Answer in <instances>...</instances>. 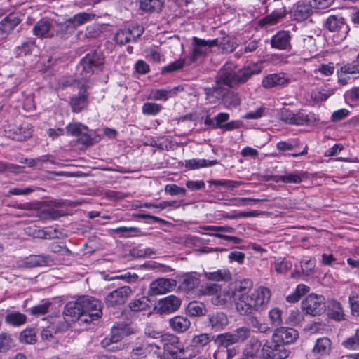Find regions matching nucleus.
<instances>
[{
  "label": "nucleus",
  "mask_w": 359,
  "mask_h": 359,
  "mask_svg": "<svg viewBox=\"0 0 359 359\" xmlns=\"http://www.w3.org/2000/svg\"><path fill=\"white\" fill-rule=\"evenodd\" d=\"M259 72L260 69L255 65L244 67L236 71L231 64H226L218 72L215 86L205 88V93L208 98L212 96L220 99L224 86L234 88L245 83L252 75Z\"/></svg>",
  "instance_id": "obj_1"
},
{
  "label": "nucleus",
  "mask_w": 359,
  "mask_h": 359,
  "mask_svg": "<svg viewBox=\"0 0 359 359\" xmlns=\"http://www.w3.org/2000/svg\"><path fill=\"white\" fill-rule=\"evenodd\" d=\"M271 298L269 289L260 287L250 294L241 296L236 299V309L242 316L254 314L255 312L262 311Z\"/></svg>",
  "instance_id": "obj_2"
},
{
  "label": "nucleus",
  "mask_w": 359,
  "mask_h": 359,
  "mask_svg": "<svg viewBox=\"0 0 359 359\" xmlns=\"http://www.w3.org/2000/svg\"><path fill=\"white\" fill-rule=\"evenodd\" d=\"M104 57L100 51L94 50L87 53L83 57L78 67L81 79H88L98 72H101L104 67Z\"/></svg>",
  "instance_id": "obj_3"
},
{
  "label": "nucleus",
  "mask_w": 359,
  "mask_h": 359,
  "mask_svg": "<svg viewBox=\"0 0 359 359\" xmlns=\"http://www.w3.org/2000/svg\"><path fill=\"white\" fill-rule=\"evenodd\" d=\"M250 330L247 327H241L232 332L220 334L217 336L216 344L219 347L225 348L233 344L243 343L250 336Z\"/></svg>",
  "instance_id": "obj_4"
},
{
  "label": "nucleus",
  "mask_w": 359,
  "mask_h": 359,
  "mask_svg": "<svg viewBox=\"0 0 359 359\" xmlns=\"http://www.w3.org/2000/svg\"><path fill=\"white\" fill-rule=\"evenodd\" d=\"M163 348L173 359H188L186 347L181 343L180 338L172 334L162 336Z\"/></svg>",
  "instance_id": "obj_5"
},
{
  "label": "nucleus",
  "mask_w": 359,
  "mask_h": 359,
  "mask_svg": "<svg viewBox=\"0 0 359 359\" xmlns=\"http://www.w3.org/2000/svg\"><path fill=\"white\" fill-rule=\"evenodd\" d=\"M79 298L84 314V318H81L82 323H89L101 317L102 314L101 303L97 299L90 297H81Z\"/></svg>",
  "instance_id": "obj_6"
},
{
  "label": "nucleus",
  "mask_w": 359,
  "mask_h": 359,
  "mask_svg": "<svg viewBox=\"0 0 359 359\" xmlns=\"http://www.w3.org/2000/svg\"><path fill=\"white\" fill-rule=\"evenodd\" d=\"M302 309L307 315L320 316L326 311L325 299L322 295L310 294L302 302Z\"/></svg>",
  "instance_id": "obj_7"
},
{
  "label": "nucleus",
  "mask_w": 359,
  "mask_h": 359,
  "mask_svg": "<svg viewBox=\"0 0 359 359\" xmlns=\"http://www.w3.org/2000/svg\"><path fill=\"white\" fill-rule=\"evenodd\" d=\"M214 338L210 334L201 333L194 335L186 346L188 359H191L208 348Z\"/></svg>",
  "instance_id": "obj_8"
},
{
  "label": "nucleus",
  "mask_w": 359,
  "mask_h": 359,
  "mask_svg": "<svg viewBox=\"0 0 359 359\" xmlns=\"http://www.w3.org/2000/svg\"><path fill=\"white\" fill-rule=\"evenodd\" d=\"M290 351L281 344L272 341L266 342L262 346V359H285Z\"/></svg>",
  "instance_id": "obj_9"
},
{
  "label": "nucleus",
  "mask_w": 359,
  "mask_h": 359,
  "mask_svg": "<svg viewBox=\"0 0 359 359\" xmlns=\"http://www.w3.org/2000/svg\"><path fill=\"white\" fill-rule=\"evenodd\" d=\"M144 31L143 27L139 25L126 27L118 30L116 33L114 40L116 43L120 45L136 42L143 34Z\"/></svg>",
  "instance_id": "obj_10"
},
{
  "label": "nucleus",
  "mask_w": 359,
  "mask_h": 359,
  "mask_svg": "<svg viewBox=\"0 0 359 359\" xmlns=\"http://www.w3.org/2000/svg\"><path fill=\"white\" fill-rule=\"evenodd\" d=\"M217 39L212 40H204L196 36L193 38L192 50L189 56L191 62H196L199 57L205 56L210 48L218 46Z\"/></svg>",
  "instance_id": "obj_11"
},
{
  "label": "nucleus",
  "mask_w": 359,
  "mask_h": 359,
  "mask_svg": "<svg viewBox=\"0 0 359 359\" xmlns=\"http://www.w3.org/2000/svg\"><path fill=\"white\" fill-rule=\"evenodd\" d=\"M133 292L129 286L120 287L109 292L104 299L107 307H116L126 303Z\"/></svg>",
  "instance_id": "obj_12"
},
{
  "label": "nucleus",
  "mask_w": 359,
  "mask_h": 359,
  "mask_svg": "<svg viewBox=\"0 0 359 359\" xmlns=\"http://www.w3.org/2000/svg\"><path fill=\"white\" fill-rule=\"evenodd\" d=\"M278 117L283 122L290 125H304L309 121L308 115L306 114L302 111L294 113L285 107L278 110Z\"/></svg>",
  "instance_id": "obj_13"
},
{
  "label": "nucleus",
  "mask_w": 359,
  "mask_h": 359,
  "mask_svg": "<svg viewBox=\"0 0 359 359\" xmlns=\"http://www.w3.org/2000/svg\"><path fill=\"white\" fill-rule=\"evenodd\" d=\"M325 26L329 31L337 32L341 39H345L350 30L344 18L338 15H330L326 20Z\"/></svg>",
  "instance_id": "obj_14"
},
{
  "label": "nucleus",
  "mask_w": 359,
  "mask_h": 359,
  "mask_svg": "<svg viewBox=\"0 0 359 359\" xmlns=\"http://www.w3.org/2000/svg\"><path fill=\"white\" fill-rule=\"evenodd\" d=\"M177 285L174 279L159 278L153 281L149 286V295H158L168 292L173 290Z\"/></svg>",
  "instance_id": "obj_15"
},
{
  "label": "nucleus",
  "mask_w": 359,
  "mask_h": 359,
  "mask_svg": "<svg viewBox=\"0 0 359 359\" xmlns=\"http://www.w3.org/2000/svg\"><path fill=\"white\" fill-rule=\"evenodd\" d=\"M298 332L296 330L282 327L275 330L272 338L275 342L285 346L294 342L298 338Z\"/></svg>",
  "instance_id": "obj_16"
},
{
  "label": "nucleus",
  "mask_w": 359,
  "mask_h": 359,
  "mask_svg": "<svg viewBox=\"0 0 359 359\" xmlns=\"http://www.w3.org/2000/svg\"><path fill=\"white\" fill-rule=\"evenodd\" d=\"M229 324V318L226 314L222 311H216L208 314L207 326L211 330L219 332L223 330Z\"/></svg>",
  "instance_id": "obj_17"
},
{
  "label": "nucleus",
  "mask_w": 359,
  "mask_h": 359,
  "mask_svg": "<svg viewBox=\"0 0 359 359\" xmlns=\"http://www.w3.org/2000/svg\"><path fill=\"white\" fill-rule=\"evenodd\" d=\"M63 315L65 319H68L71 322L80 320L84 318V314L81 306L80 298L75 302H68L64 309Z\"/></svg>",
  "instance_id": "obj_18"
},
{
  "label": "nucleus",
  "mask_w": 359,
  "mask_h": 359,
  "mask_svg": "<svg viewBox=\"0 0 359 359\" xmlns=\"http://www.w3.org/2000/svg\"><path fill=\"white\" fill-rule=\"evenodd\" d=\"M181 300L175 295H170L161 299L158 302V310L160 313H172L179 309Z\"/></svg>",
  "instance_id": "obj_19"
},
{
  "label": "nucleus",
  "mask_w": 359,
  "mask_h": 359,
  "mask_svg": "<svg viewBox=\"0 0 359 359\" xmlns=\"http://www.w3.org/2000/svg\"><path fill=\"white\" fill-rule=\"evenodd\" d=\"M291 36L287 31H279L271 39V45L273 48L287 50L291 48Z\"/></svg>",
  "instance_id": "obj_20"
},
{
  "label": "nucleus",
  "mask_w": 359,
  "mask_h": 359,
  "mask_svg": "<svg viewBox=\"0 0 359 359\" xmlns=\"http://www.w3.org/2000/svg\"><path fill=\"white\" fill-rule=\"evenodd\" d=\"M51 22L48 20L43 18L38 21L33 27V33L35 36L42 37L51 38L54 36V32Z\"/></svg>",
  "instance_id": "obj_21"
},
{
  "label": "nucleus",
  "mask_w": 359,
  "mask_h": 359,
  "mask_svg": "<svg viewBox=\"0 0 359 359\" xmlns=\"http://www.w3.org/2000/svg\"><path fill=\"white\" fill-rule=\"evenodd\" d=\"M52 261V259L48 255H31L22 260L21 265L32 268L48 265Z\"/></svg>",
  "instance_id": "obj_22"
},
{
  "label": "nucleus",
  "mask_w": 359,
  "mask_h": 359,
  "mask_svg": "<svg viewBox=\"0 0 359 359\" xmlns=\"http://www.w3.org/2000/svg\"><path fill=\"white\" fill-rule=\"evenodd\" d=\"M313 6L304 1H298L293 9L294 18L297 21H303L308 18L312 13Z\"/></svg>",
  "instance_id": "obj_23"
},
{
  "label": "nucleus",
  "mask_w": 359,
  "mask_h": 359,
  "mask_svg": "<svg viewBox=\"0 0 359 359\" xmlns=\"http://www.w3.org/2000/svg\"><path fill=\"white\" fill-rule=\"evenodd\" d=\"M290 79L284 73L272 74L264 77L262 81V86L265 88H270L277 86L287 84Z\"/></svg>",
  "instance_id": "obj_24"
},
{
  "label": "nucleus",
  "mask_w": 359,
  "mask_h": 359,
  "mask_svg": "<svg viewBox=\"0 0 359 359\" xmlns=\"http://www.w3.org/2000/svg\"><path fill=\"white\" fill-rule=\"evenodd\" d=\"M32 130L27 124L25 126H15L10 129L8 132V136L16 141H25L32 136Z\"/></svg>",
  "instance_id": "obj_25"
},
{
  "label": "nucleus",
  "mask_w": 359,
  "mask_h": 359,
  "mask_svg": "<svg viewBox=\"0 0 359 359\" xmlns=\"http://www.w3.org/2000/svg\"><path fill=\"white\" fill-rule=\"evenodd\" d=\"M168 323L171 329L177 333L185 332L191 325L190 320L183 316H176L170 318Z\"/></svg>",
  "instance_id": "obj_26"
},
{
  "label": "nucleus",
  "mask_w": 359,
  "mask_h": 359,
  "mask_svg": "<svg viewBox=\"0 0 359 359\" xmlns=\"http://www.w3.org/2000/svg\"><path fill=\"white\" fill-rule=\"evenodd\" d=\"M21 20L13 14H10L0 22V33L8 35L20 22Z\"/></svg>",
  "instance_id": "obj_27"
},
{
  "label": "nucleus",
  "mask_w": 359,
  "mask_h": 359,
  "mask_svg": "<svg viewBox=\"0 0 359 359\" xmlns=\"http://www.w3.org/2000/svg\"><path fill=\"white\" fill-rule=\"evenodd\" d=\"M135 329L131 325L124 323H118L111 328V334H114L115 341H120L126 337L135 333Z\"/></svg>",
  "instance_id": "obj_28"
},
{
  "label": "nucleus",
  "mask_w": 359,
  "mask_h": 359,
  "mask_svg": "<svg viewBox=\"0 0 359 359\" xmlns=\"http://www.w3.org/2000/svg\"><path fill=\"white\" fill-rule=\"evenodd\" d=\"M88 103V95L86 90H81L79 95L72 97L70 104L72 111L79 113L85 109Z\"/></svg>",
  "instance_id": "obj_29"
},
{
  "label": "nucleus",
  "mask_w": 359,
  "mask_h": 359,
  "mask_svg": "<svg viewBox=\"0 0 359 359\" xmlns=\"http://www.w3.org/2000/svg\"><path fill=\"white\" fill-rule=\"evenodd\" d=\"M220 98L222 102L228 107H236L241 104V100L238 93L224 86V91Z\"/></svg>",
  "instance_id": "obj_30"
},
{
  "label": "nucleus",
  "mask_w": 359,
  "mask_h": 359,
  "mask_svg": "<svg viewBox=\"0 0 359 359\" xmlns=\"http://www.w3.org/2000/svg\"><path fill=\"white\" fill-rule=\"evenodd\" d=\"M331 348V340L327 337H321L316 340L312 351L313 353L325 355L330 353Z\"/></svg>",
  "instance_id": "obj_31"
},
{
  "label": "nucleus",
  "mask_w": 359,
  "mask_h": 359,
  "mask_svg": "<svg viewBox=\"0 0 359 359\" xmlns=\"http://www.w3.org/2000/svg\"><path fill=\"white\" fill-rule=\"evenodd\" d=\"M328 316L337 321L344 319V313L341 304L336 300H331L328 304Z\"/></svg>",
  "instance_id": "obj_32"
},
{
  "label": "nucleus",
  "mask_w": 359,
  "mask_h": 359,
  "mask_svg": "<svg viewBox=\"0 0 359 359\" xmlns=\"http://www.w3.org/2000/svg\"><path fill=\"white\" fill-rule=\"evenodd\" d=\"M200 283L199 279L192 273H187L182 276L180 288L186 290L191 291L195 289Z\"/></svg>",
  "instance_id": "obj_33"
},
{
  "label": "nucleus",
  "mask_w": 359,
  "mask_h": 359,
  "mask_svg": "<svg viewBox=\"0 0 359 359\" xmlns=\"http://www.w3.org/2000/svg\"><path fill=\"white\" fill-rule=\"evenodd\" d=\"M27 321V316L18 311H12L5 316V322L8 325L19 327L24 325Z\"/></svg>",
  "instance_id": "obj_34"
},
{
  "label": "nucleus",
  "mask_w": 359,
  "mask_h": 359,
  "mask_svg": "<svg viewBox=\"0 0 359 359\" xmlns=\"http://www.w3.org/2000/svg\"><path fill=\"white\" fill-rule=\"evenodd\" d=\"M163 5L162 0H140V9L144 12L154 13L161 11Z\"/></svg>",
  "instance_id": "obj_35"
},
{
  "label": "nucleus",
  "mask_w": 359,
  "mask_h": 359,
  "mask_svg": "<svg viewBox=\"0 0 359 359\" xmlns=\"http://www.w3.org/2000/svg\"><path fill=\"white\" fill-rule=\"evenodd\" d=\"M217 160L208 161L205 159H189L185 161V167L190 170H196L217 164Z\"/></svg>",
  "instance_id": "obj_36"
},
{
  "label": "nucleus",
  "mask_w": 359,
  "mask_h": 359,
  "mask_svg": "<svg viewBox=\"0 0 359 359\" xmlns=\"http://www.w3.org/2000/svg\"><path fill=\"white\" fill-rule=\"evenodd\" d=\"M253 286L252 281L250 279H244L238 283L234 292V299H238L241 296L248 295Z\"/></svg>",
  "instance_id": "obj_37"
},
{
  "label": "nucleus",
  "mask_w": 359,
  "mask_h": 359,
  "mask_svg": "<svg viewBox=\"0 0 359 359\" xmlns=\"http://www.w3.org/2000/svg\"><path fill=\"white\" fill-rule=\"evenodd\" d=\"M187 313L191 317L203 316L206 313L205 306L199 302H191L187 307Z\"/></svg>",
  "instance_id": "obj_38"
},
{
  "label": "nucleus",
  "mask_w": 359,
  "mask_h": 359,
  "mask_svg": "<svg viewBox=\"0 0 359 359\" xmlns=\"http://www.w3.org/2000/svg\"><path fill=\"white\" fill-rule=\"evenodd\" d=\"M95 15L88 13H79L74 15L72 18L68 19L69 23H71L73 28L83 25L84 23L92 20Z\"/></svg>",
  "instance_id": "obj_39"
},
{
  "label": "nucleus",
  "mask_w": 359,
  "mask_h": 359,
  "mask_svg": "<svg viewBox=\"0 0 359 359\" xmlns=\"http://www.w3.org/2000/svg\"><path fill=\"white\" fill-rule=\"evenodd\" d=\"M128 307L133 312H140L142 311H146L150 307L149 300L148 298L145 297H142L139 299H135L132 300L129 303Z\"/></svg>",
  "instance_id": "obj_40"
},
{
  "label": "nucleus",
  "mask_w": 359,
  "mask_h": 359,
  "mask_svg": "<svg viewBox=\"0 0 359 359\" xmlns=\"http://www.w3.org/2000/svg\"><path fill=\"white\" fill-rule=\"evenodd\" d=\"M224 349H219L214 353L215 359H231L235 357L238 353V348L237 346H231L225 348Z\"/></svg>",
  "instance_id": "obj_41"
},
{
  "label": "nucleus",
  "mask_w": 359,
  "mask_h": 359,
  "mask_svg": "<svg viewBox=\"0 0 359 359\" xmlns=\"http://www.w3.org/2000/svg\"><path fill=\"white\" fill-rule=\"evenodd\" d=\"M304 175L299 174L297 172L294 173H285V175H277L276 176V181L283 182L285 183H294L299 184L302 182V177Z\"/></svg>",
  "instance_id": "obj_42"
},
{
  "label": "nucleus",
  "mask_w": 359,
  "mask_h": 359,
  "mask_svg": "<svg viewBox=\"0 0 359 359\" xmlns=\"http://www.w3.org/2000/svg\"><path fill=\"white\" fill-rule=\"evenodd\" d=\"M36 331L34 328H26L20 332V341L25 344H35L36 342Z\"/></svg>",
  "instance_id": "obj_43"
},
{
  "label": "nucleus",
  "mask_w": 359,
  "mask_h": 359,
  "mask_svg": "<svg viewBox=\"0 0 359 359\" xmlns=\"http://www.w3.org/2000/svg\"><path fill=\"white\" fill-rule=\"evenodd\" d=\"M88 131L86 126L81 123H71L66 127V133L67 135L79 137L82 133Z\"/></svg>",
  "instance_id": "obj_44"
},
{
  "label": "nucleus",
  "mask_w": 359,
  "mask_h": 359,
  "mask_svg": "<svg viewBox=\"0 0 359 359\" xmlns=\"http://www.w3.org/2000/svg\"><path fill=\"white\" fill-rule=\"evenodd\" d=\"M72 24L69 23L68 20L63 22L57 25L56 29H53L55 32L54 35L59 36L61 39H66L69 36L71 30L73 29Z\"/></svg>",
  "instance_id": "obj_45"
},
{
  "label": "nucleus",
  "mask_w": 359,
  "mask_h": 359,
  "mask_svg": "<svg viewBox=\"0 0 359 359\" xmlns=\"http://www.w3.org/2000/svg\"><path fill=\"white\" fill-rule=\"evenodd\" d=\"M205 277L208 280L214 281L229 280L231 279V274L226 270H218L215 272L205 273Z\"/></svg>",
  "instance_id": "obj_46"
},
{
  "label": "nucleus",
  "mask_w": 359,
  "mask_h": 359,
  "mask_svg": "<svg viewBox=\"0 0 359 359\" xmlns=\"http://www.w3.org/2000/svg\"><path fill=\"white\" fill-rule=\"evenodd\" d=\"M12 337L6 332L0 333V353H5L8 351L12 344Z\"/></svg>",
  "instance_id": "obj_47"
},
{
  "label": "nucleus",
  "mask_w": 359,
  "mask_h": 359,
  "mask_svg": "<svg viewBox=\"0 0 359 359\" xmlns=\"http://www.w3.org/2000/svg\"><path fill=\"white\" fill-rule=\"evenodd\" d=\"M292 263L285 259H278L274 262V269L278 273L283 274L287 273L292 268Z\"/></svg>",
  "instance_id": "obj_48"
},
{
  "label": "nucleus",
  "mask_w": 359,
  "mask_h": 359,
  "mask_svg": "<svg viewBox=\"0 0 359 359\" xmlns=\"http://www.w3.org/2000/svg\"><path fill=\"white\" fill-rule=\"evenodd\" d=\"M269 316L272 326L278 327L282 324V311L278 308L271 309Z\"/></svg>",
  "instance_id": "obj_49"
},
{
  "label": "nucleus",
  "mask_w": 359,
  "mask_h": 359,
  "mask_svg": "<svg viewBox=\"0 0 359 359\" xmlns=\"http://www.w3.org/2000/svg\"><path fill=\"white\" fill-rule=\"evenodd\" d=\"M340 72L344 74L359 73V60L357 58L351 63H346L341 67Z\"/></svg>",
  "instance_id": "obj_50"
},
{
  "label": "nucleus",
  "mask_w": 359,
  "mask_h": 359,
  "mask_svg": "<svg viewBox=\"0 0 359 359\" xmlns=\"http://www.w3.org/2000/svg\"><path fill=\"white\" fill-rule=\"evenodd\" d=\"M162 107L161 104L153 103V102H146L142 106V112L146 115H156L161 110Z\"/></svg>",
  "instance_id": "obj_51"
},
{
  "label": "nucleus",
  "mask_w": 359,
  "mask_h": 359,
  "mask_svg": "<svg viewBox=\"0 0 359 359\" xmlns=\"http://www.w3.org/2000/svg\"><path fill=\"white\" fill-rule=\"evenodd\" d=\"M343 346L352 350L359 349V328L356 330L354 336L347 338L342 343Z\"/></svg>",
  "instance_id": "obj_52"
},
{
  "label": "nucleus",
  "mask_w": 359,
  "mask_h": 359,
  "mask_svg": "<svg viewBox=\"0 0 359 359\" xmlns=\"http://www.w3.org/2000/svg\"><path fill=\"white\" fill-rule=\"evenodd\" d=\"M184 66V59H179L169 64L168 65L163 67L161 69L163 74L173 72L181 69Z\"/></svg>",
  "instance_id": "obj_53"
},
{
  "label": "nucleus",
  "mask_w": 359,
  "mask_h": 359,
  "mask_svg": "<svg viewBox=\"0 0 359 359\" xmlns=\"http://www.w3.org/2000/svg\"><path fill=\"white\" fill-rule=\"evenodd\" d=\"M316 266V260L314 259H309L306 260H302L301 262V268L302 273L306 275H310Z\"/></svg>",
  "instance_id": "obj_54"
},
{
  "label": "nucleus",
  "mask_w": 359,
  "mask_h": 359,
  "mask_svg": "<svg viewBox=\"0 0 359 359\" xmlns=\"http://www.w3.org/2000/svg\"><path fill=\"white\" fill-rule=\"evenodd\" d=\"M285 15V11L279 12L277 11H273L271 15L265 17L262 22L264 24L273 25L275 24L279 19L283 18Z\"/></svg>",
  "instance_id": "obj_55"
},
{
  "label": "nucleus",
  "mask_w": 359,
  "mask_h": 359,
  "mask_svg": "<svg viewBox=\"0 0 359 359\" xmlns=\"http://www.w3.org/2000/svg\"><path fill=\"white\" fill-rule=\"evenodd\" d=\"M165 191L172 196H185L187 194V191L184 188L180 187L176 184H167L165 187Z\"/></svg>",
  "instance_id": "obj_56"
},
{
  "label": "nucleus",
  "mask_w": 359,
  "mask_h": 359,
  "mask_svg": "<svg viewBox=\"0 0 359 359\" xmlns=\"http://www.w3.org/2000/svg\"><path fill=\"white\" fill-rule=\"evenodd\" d=\"M249 320L252 327L257 329L259 332L262 333H266L270 331V328L267 325L260 323L257 318L252 317Z\"/></svg>",
  "instance_id": "obj_57"
},
{
  "label": "nucleus",
  "mask_w": 359,
  "mask_h": 359,
  "mask_svg": "<svg viewBox=\"0 0 359 359\" xmlns=\"http://www.w3.org/2000/svg\"><path fill=\"white\" fill-rule=\"evenodd\" d=\"M118 341H115L114 339V334H111V336L110 338H104L101 341L100 345L101 346L107 350V351H114L117 347L115 346V344L117 343Z\"/></svg>",
  "instance_id": "obj_58"
},
{
  "label": "nucleus",
  "mask_w": 359,
  "mask_h": 359,
  "mask_svg": "<svg viewBox=\"0 0 359 359\" xmlns=\"http://www.w3.org/2000/svg\"><path fill=\"white\" fill-rule=\"evenodd\" d=\"M116 233H121L123 237H130L132 233H137L140 232L139 229L136 227H118L114 230Z\"/></svg>",
  "instance_id": "obj_59"
},
{
  "label": "nucleus",
  "mask_w": 359,
  "mask_h": 359,
  "mask_svg": "<svg viewBox=\"0 0 359 359\" xmlns=\"http://www.w3.org/2000/svg\"><path fill=\"white\" fill-rule=\"evenodd\" d=\"M77 142L79 144H81L86 147L90 146L95 142L94 139L88 133V131L82 133L79 136Z\"/></svg>",
  "instance_id": "obj_60"
},
{
  "label": "nucleus",
  "mask_w": 359,
  "mask_h": 359,
  "mask_svg": "<svg viewBox=\"0 0 359 359\" xmlns=\"http://www.w3.org/2000/svg\"><path fill=\"white\" fill-rule=\"evenodd\" d=\"M266 108L264 107H260L255 111L248 112L246 114L243 116V118L245 119H258L264 116Z\"/></svg>",
  "instance_id": "obj_61"
},
{
  "label": "nucleus",
  "mask_w": 359,
  "mask_h": 359,
  "mask_svg": "<svg viewBox=\"0 0 359 359\" xmlns=\"http://www.w3.org/2000/svg\"><path fill=\"white\" fill-rule=\"evenodd\" d=\"M221 290L219 285L216 283H210L206 285L202 290V292L207 295H213Z\"/></svg>",
  "instance_id": "obj_62"
},
{
  "label": "nucleus",
  "mask_w": 359,
  "mask_h": 359,
  "mask_svg": "<svg viewBox=\"0 0 359 359\" xmlns=\"http://www.w3.org/2000/svg\"><path fill=\"white\" fill-rule=\"evenodd\" d=\"M70 320L64 318L62 321H60L56 325L53 326L55 327V334L62 333L68 330L70 327Z\"/></svg>",
  "instance_id": "obj_63"
},
{
  "label": "nucleus",
  "mask_w": 359,
  "mask_h": 359,
  "mask_svg": "<svg viewBox=\"0 0 359 359\" xmlns=\"http://www.w3.org/2000/svg\"><path fill=\"white\" fill-rule=\"evenodd\" d=\"M50 306V303H45L33 306L31 309V313L32 315H44L48 312Z\"/></svg>",
  "instance_id": "obj_64"
}]
</instances>
